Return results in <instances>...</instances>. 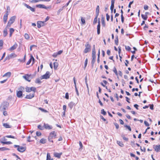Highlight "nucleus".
I'll return each instance as SVG.
<instances>
[{
    "label": "nucleus",
    "instance_id": "nucleus-10",
    "mask_svg": "<svg viewBox=\"0 0 160 160\" xmlns=\"http://www.w3.org/2000/svg\"><path fill=\"white\" fill-rule=\"evenodd\" d=\"M34 93L33 92V93H30L28 95H26L25 98L30 99L34 97Z\"/></svg>",
    "mask_w": 160,
    "mask_h": 160
},
{
    "label": "nucleus",
    "instance_id": "nucleus-9",
    "mask_svg": "<svg viewBox=\"0 0 160 160\" xmlns=\"http://www.w3.org/2000/svg\"><path fill=\"white\" fill-rule=\"evenodd\" d=\"M24 5L27 8L30 9L31 11L33 12H34L35 11L34 8H33L29 5H27L26 3H24Z\"/></svg>",
    "mask_w": 160,
    "mask_h": 160
},
{
    "label": "nucleus",
    "instance_id": "nucleus-16",
    "mask_svg": "<svg viewBox=\"0 0 160 160\" xmlns=\"http://www.w3.org/2000/svg\"><path fill=\"white\" fill-rule=\"evenodd\" d=\"M75 105V103L72 102H70L69 104H68V107H69L70 109V110H71L73 107Z\"/></svg>",
    "mask_w": 160,
    "mask_h": 160
},
{
    "label": "nucleus",
    "instance_id": "nucleus-30",
    "mask_svg": "<svg viewBox=\"0 0 160 160\" xmlns=\"http://www.w3.org/2000/svg\"><path fill=\"white\" fill-rule=\"evenodd\" d=\"M90 48H86L84 51V52L85 53H87L88 52H89V51L90 50Z\"/></svg>",
    "mask_w": 160,
    "mask_h": 160
},
{
    "label": "nucleus",
    "instance_id": "nucleus-42",
    "mask_svg": "<svg viewBox=\"0 0 160 160\" xmlns=\"http://www.w3.org/2000/svg\"><path fill=\"white\" fill-rule=\"evenodd\" d=\"M88 58H87L85 60V63H84V68H86V67L87 66V65L88 64Z\"/></svg>",
    "mask_w": 160,
    "mask_h": 160
},
{
    "label": "nucleus",
    "instance_id": "nucleus-21",
    "mask_svg": "<svg viewBox=\"0 0 160 160\" xmlns=\"http://www.w3.org/2000/svg\"><path fill=\"white\" fill-rule=\"evenodd\" d=\"M8 15L5 14L3 16V21L4 23H6L8 19Z\"/></svg>",
    "mask_w": 160,
    "mask_h": 160
},
{
    "label": "nucleus",
    "instance_id": "nucleus-39",
    "mask_svg": "<svg viewBox=\"0 0 160 160\" xmlns=\"http://www.w3.org/2000/svg\"><path fill=\"white\" fill-rule=\"evenodd\" d=\"M35 82L36 83H40L41 82L39 79L37 78L35 81Z\"/></svg>",
    "mask_w": 160,
    "mask_h": 160
},
{
    "label": "nucleus",
    "instance_id": "nucleus-44",
    "mask_svg": "<svg viewBox=\"0 0 160 160\" xmlns=\"http://www.w3.org/2000/svg\"><path fill=\"white\" fill-rule=\"evenodd\" d=\"M38 129L41 130H42L44 129V128L42 126L40 125H38Z\"/></svg>",
    "mask_w": 160,
    "mask_h": 160
},
{
    "label": "nucleus",
    "instance_id": "nucleus-26",
    "mask_svg": "<svg viewBox=\"0 0 160 160\" xmlns=\"http://www.w3.org/2000/svg\"><path fill=\"white\" fill-rule=\"evenodd\" d=\"M1 143L3 144H12V142L10 141L8 142H3L2 141H0Z\"/></svg>",
    "mask_w": 160,
    "mask_h": 160
},
{
    "label": "nucleus",
    "instance_id": "nucleus-49",
    "mask_svg": "<svg viewBox=\"0 0 160 160\" xmlns=\"http://www.w3.org/2000/svg\"><path fill=\"white\" fill-rule=\"evenodd\" d=\"M122 136L123 139L124 140H125L126 141H128V138H126L124 135H122Z\"/></svg>",
    "mask_w": 160,
    "mask_h": 160
},
{
    "label": "nucleus",
    "instance_id": "nucleus-15",
    "mask_svg": "<svg viewBox=\"0 0 160 160\" xmlns=\"http://www.w3.org/2000/svg\"><path fill=\"white\" fill-rule=\"evenodd\" d=\"M16 18V17L15 16H12L11 18L9 21L12 24L14 22Z\"/></svg>",
    "mask_w": 160,
    "mask_h": 160
},
{
    "label": "nucleus",
    "instance_id": "nucleus-51",
    "mask_svg": "<svg viewBox=\"0 0 160 160\" xmlns=\"http://www.w3.org/2000/svg\"><path fill=\"white\" fill-rule=\"evenodd\" d=\"M25 38L26 39H28L29 38V37L27 33H25L24 35Z\"/></svg>",
    "mask_w": 160,
    "mask_h": 160
},
{
    "label": "nucleus",
    "instance_id": "nucleus-36",
    "mask_svg": "<svg viewBox=\"0 0 160 160\" xmlns=\"http://www.w3.org/2000/svg\"><path fill=\"white\" fill-rule=\"evenodd\" d=\"M113 71L115 73V74L116 75H118V72H117L116 68H115V67L113 68Z\"/></svg>",
    "mask_w": 160,
    "mask_h": 160
},
{
    "label": "nucleus",
    "instance_id": "nucleus-46",
    "mask_svg": "<svg viewBox=\"0 0 160 160\" xmlns=\"http://www.w3.org/2000/svg\"><path fill=\"white\" fill-rule=\"evenodd\" d=\"M100 27H97V34L98 35H99L100 33Z\"/></svg>",
    "mask_w": 160,
    "mask_h": 160
},
{
    "label": "nucleus",
    "instance_id": "nucleus-53",
    "mask_svg": "<svg viewBox=\"0 0 160 160\" xmlns=\"http://www.w3.org/2000/svg\"><path fill=\"white\" fill-rule=\"evenodd\" d=\"M86 48H90L91 46L89 44L88 42H87L86 44L85 45Z\"/></svg>",
    "mask_w": 160,
    "mask_h": 160
},
{
    "label": "nucleus",
    "instance_id": "nucleus-1",
    "mask_svg": "<svg viewBox=\"0 0 160 160\" xmlns=\"http://www.w3.org/2000/svg\"><path fill=\"white\" fill-rule=\"evenodd\" d=\"M9 105V103L8 102L6 101L3 102L0 107V110L2 111L7 109Z\"/></svg>",
    "mask_w": 160,
    "mask_h": 160
},
{
    "label": "nucleus",
    "instance_id": "nucleus-55",
    "mask_svg": "<svg viewBox=\"0 0 160 160\" xmlns=\"http://www.w3.org/2000/svg\"><path fill=\"white\" fill-rule=\"evenodd\" d=\"M6 137L8 138H16L13 136L11 135H8L6 136Z\"/></svg>",
    "mask_w": 160,
    "mask_h": 160
},
{
    "label": "nucleus",
    "instance_id": "nucleus-61",
    "mask_svg": "<svg viewBox=\"0 0 160 160\" xmlns=\"http://www.w3.org/2000/svg\"><path fill=\"white\" fill-rule=\"evenodd\" d=\"M114 124L115 125L116 129H118L119 128V125L116 123H114Z\"/></svg>",
    "mask_w": 160,
    "mask_h": 160
},
{
    "label": "nucleus",
    "instance_id": "nucleus-13",
    "mask_svg": "<svg viewBox=\"0 0 160 160\" xmlns=\"http://www.w3.org/2000/svg\"><path fill=\"white\" fill-rule=\"evenodd\" d=\"M18 47V44L15 43L9 49V51H12L16 49Z\"/></svg>",
    "mask_w": 160,
    "mask_h": 160
},
{
    "label": "nucleus",
    "instance_id": "nucleus-8",
    "mask_svg": "<svg viewBox=\"0 0 160 160\" xmlns=\"http://www.w3.org/2000/svg\"><path fill=\"white\" fill-rule=\"evenodd\" d=\"M43 126L44 128L50 130L52 128V126L49 125L48 124L44 123Z\"/></svg>",
    "mask_w": 160,
    "mask_h": 160
},
{
    "label": "nucleus",
    "instance_id": "nucleus-33",
    "mask_svg": "<svg viewBox=\"0 0 160 160\" xmlns=\"http://www.w3.org/2000/svg\"><path fill=\"white\" fill-rule=\"evenodd\" d=\"M98 16H97V15H96L95 18H94L93 21V24H95L97 22V18Z\"/></svg>",
    "mask_w": 160,
    "mask_h": 160
},
{
    "label": "nucleus",
    "instance_id": "nucleus-34",
    "mask_svg": "<svg viewBox=\"0 0 160 160\" xmlns=\"http://www.w3.org/2000/svg\"><path fill=\"white\" fill-rule=\"evenodd\" d=\"M96 58V57L92 56V64H94V63L95 61Z\"/></svg>",
    "mask_w": 160,
    "mask_h": 160
},
{
    "label": "nucleus",
    "instance_id": "nucleus-2",
    "mask_svg": "<svg viewBox=\"0 0 160 160\" xmlns=\"http://www.w3.org/2000/svg\"><path fill=\"white\" fill-rule=\"evenodd\" d=\"M14 146L15 148H18L17 150L20 152H24L26 149L25 147L20 146L19 145H15Z\"/></svg>",
    "mask_w": 160,
    "mask_h": 160
},
{
    "label": "nucleus",
    "instance_id": "nucleus-58",
    "mask_svg": "<svg viewBox=\"0 0 160 160\" xmlns=\"http://www.w3.org/2000/svg\"><path fill=\"white\" fill-rule=\"evenodd\" d=\"M114 5H111V7H110V9L111 10V12H112L113 9V8H114Z\"/></svg>",
    "mask_w": 160,
    "mask_h": 160
},
{
    "label": "nucleus",
    "instance_id": "nucleus-48",
    "mask_svg": "<svg viewBox=\"0 0 160 160\" xmlns=\"http://www.w3.org/2000/svg\"><path fill=\"white\" fill-rule=\"evenodd\" d=\"M11 24H12L10 22H8L5 28H8L9 27H10Z\"/></svg>",
    "mask_w": 160,
    "mask_h": 160
},
{
    "label": "nucleus",
    "instance_id": "nucleus-7",
    "mask_svg": "<svg viewBox=\"0 0 160 160\" xmlns=\"http://www.w3.org/2000/svg\"><path fill=\"white\" fill-rule=\"evenodd\" d=\"M153 148L154 149L155 151L157 152H160V145H154Z\"/></svg>",
    "mask_w": 160,
    "mask_h": 160
},
{
    "label": "nucleus",
    "instance_id": "nucleus-19",
    "mask_svg": "<svg viewBox=\"0 0 160 160\" xmlns=\"http://www.w3.org/2000/svg\"><path fill=\"white\" fill-rule=\"evenodd\" d=\"M11 75V73L10 72H8L6 73H5L4 75H3L2 76L3 77H7L8 78L10 77Z\"/></svg>",
    "mask_w": 160,
    "mask_h": 160
},
{
    "label": "nucleus",
    "instance_id": "nucleus-59",
    "mask_svg": "<svg viewBox=\"0 0 160 160\" xmlns=\"http://www.w3.org/2000/svg\"><path fill=\"white\" fill-rule=\"evenodd\" d=\"M81 22H82V24H84L85 23V19L84 18H82L81 19Z\"/></svg>",
    "mask_w": 160,
    "mask_h": 160
},
{
    "label": "nucleus",
    "instance_id": "nucleus-20",
    "mask_svg": "<svg viewBox=\"0 0 160 160\" xmlns=\"http://www.w3.org/2000/svg\"><path fill=\"white\" fill-rule=\"evenodd\" d=\"M3 126L6 128H11V126L7 123H3Z\"/></svg>",
    "mask_w": 160,
    "mask_h": 160
},
{
    "label": "nucleus",
    "instance_id": "nucleus-64",
    "mask_svg": "<svg viewBox=\"0 0 160 160\" xmlns=\"http://www.w3.org/2000/svg\"><path fill=\"white\" fill-rule=\"evenodd\" d=\"M144 123L145 125L147 126H148L149 125L148 123L146 121H144Z\"/></svg>",
    "mask_w": 160,
    "mask_h": 160
},
{
    "label": "nucleus",
    "instance_id": "nucleus-35",
    "mask_svg": "<svg viewBox=\"0 0 160 160\" xmlns=\"http://www.w3.org/2000/svg\"><path fill=\"white\" fill-rule=\"evenodd\" d=\"M101 113L103 115H106V112L104 111V109H102L101 110Z\"/></svg>",
    "mask_w": 160,
    "mask_h": 160
},
{
    "label": "nucleus",
    "instance_id": "nucleus-11",
    "mask_svg": "<svg viewBox=\"0 0 160 160\" xmlns=\"http://www.w3.org/2000/svg\"><path fill=\"white\" fill-rule=\"evenodd\" d=\"M56 136V135L55 133V132L54 131H52L50 133L49 136V138H50V137L52 138H55Z\"/></svg>",
    "mask_w": 160,
    "mask_h": 160
},
{
    "label": "nucleus",
    "instance_id": "nucleus-62",
    "mask_svg": "<svg viewBox=\"0 0 160 160\" xmlns=\"http://www.w3.org/2000/svg\"><path fill=\"white\" fill-rule=\"evenodd\" d=\"M121 18L122 22V23H123L124 22V17H123V16L122 14L121 15Z\"/></svg>",
    "mask_w": 160,
    "mask_h": 160
},
{
    "label": "nucleus",
    "instance_id": "nucleus-23",
    "mask_svg": "<svg viewBox=\"0 0 160 160\" xmlns=\"http://www.w3.org/2000/svg\"><path fill=\"white\" fill-rule=\"evenodd\" d=\"M99 6H97L96 9V15H97V16L99 15Z\"/></svg>",
    "mask_w": 160,
    "mask_h": 160
},
{
    "label": "nucleus",
    "instance_id": "nucleus-14",
    "mask_svg": "<svg viewBox=\"0 0 160 160\" xmlns=\"http://www.w3.org/2000/svg\"><path fill=\"white\" fill-rule=\"evenodd\" d=\"M37 7L39 8H44L46 9H48V8L45 6L43 4H38L36 6Z\"/></svg>",
    "mask_w": 160,
    "mask_h": 160
},
{
    "label": "nucleus",
    "instance_id": "nucleus-43",
    "mask_svg": "<svg viewBox=\"0 0 160 160\" xmlns=\"http://www.w3.org/2000/svg\"><path fill=\"white\" fill-rule=\"evenodd\" d=\"M40 1V0H32L31 1H30V2L32 3H36L37 2H38Z\"/></svg>",
    "mask_w": 160,
    "mask_h": 160
},
{
    "label": "nucleus",
    "instance_id": "nucleus-60",
    "mask_svg": "<svg viewBox=\"0 0 160 160\" xmlns=\"http://www.w3.org/2000/svg\"><path fill=\"white\" fill-rule=\"evenodd\" d=\"M36 135L38 136H40L41 135V133L40 132L37 131L36 132Z\"/></svg>",
    "mask_w": 160,
    "mask_h": 160
},
{
    "label": "nucleus",
    "instance_id": "nucleus-41",
    "mask_svg": "<svg viewBox=\"0 0 160 160\" xmlns=\"http://www.w3.org/2000/svg\"><path fill=\"white\" fill-rule=\"evenodd\" d=\"M30 59H31V60H32V65L34 63L35 59L32 56V55H31Z\"/></svg>",
    "mask_w": 160,
    "mask_h": 160
},
{
    "label": "nucleus",
    "instance_id": "nucleus-6",
    "mask_svg": "<svg viewBox=\"0 0 160 160\" xmlns=\"http://www.w3.org/2000/svg\"><path fill=\"white\" fill-rule=\"evenodd\" d=\"M37 26L38 28H40L41 27L45 25V22L38 21L37 22Z\"/></svg>",
    "mask_w": 160,
    "mask_h": 160
},
{
    "label": "nucleus",
    "instance_id": "nucleus-22",
    "mask_svg": "<svg viewBox=\"0 0 160 160\" xmlns=\"http://www.w3.org/2000/svg\"><path fill=\"white\" fill-rule=\"evenodd\" d=\"M8 32L6 28H5L3 31V35L4 37H5L8 34Z\"/></svg>",
    "mask_w": 160,
    "mask_h": 160
},
{
    "label": "nucleus",
    "instance_id": "nucleus-28",
    "mask_svg": "<svg viewBox=\"0 0 160 160\" xmlns=\"http://www.w3.org/2000/svg\"><path fill=\"white\" fill-rule=\"evenodd\" d=\"M10 7L9 6H7V10H6L5 14L8 15V13L10 12Z\"/></svg>",
    "mask_w": 160,
    "mask_h": 160
},
{
    "label": "nucleus",
    "instance_id": "nucleus-57",
    "mask_svg": "<svg viewBox=\"0 0 160 160\" xmlns=\"http://www.w3.org/2000/svg\"><path fill=\"white\" fill-rule=\"evenodd\" d=\"M63 10V8H60V9H59V10L57 12V14L58 15H59L60 12L62 11Z\"/></svg>",
    "mask_w": 160,
    "mask_h": 160
},
{
    "label": "nucleus",
    "instance_id": "nucleus-52",
    "mask_svg": "<svg viewBox=\"0 0 160 160\" xmlns=\"http://www.w3.org/2000/svg\"><path fill=\"white\" fill-rule=\"evenodd\" d=\"M14 31V29L13 28H11L10 29V33H13Z\"/></svg>",
    "mask_w": 160,
    "mask_h": 160
},
{
    "label": "nucleus",
    "instance_id": "nucleus-5",
    "mask_svg": "<svg viewBox=\"0 0 160 160\" xmlns=\"http://www.w3.org/2000/svg\"><path fill=\"white\" fill-rule=\"evenodd\" d=\"M17 56V55L14 53H12L8 55L5 58L6 60H9L12 58H15Z\"/></svg>",
    "mask_w": 160,
    "mask_h": 160
},
{
    "label": "nucleus",
    "instance_id": "nucleus-54",
    "mask_svg": "<svg viewBox=\"0 0 160 160\" xmlns=\"http://www.w3.org/2000/svg\"><path fill=\"white\" fill-rule=\"evenodd\" d=\"M106 19L108 21L110 19V16L109 15L108 13L106 14Z\"/></svg>",
    "mask_w": 160,
    "mask_h": 160
},
{
    "label": "nucleus",
    "instance_id": "nucleus-45",
    "mask_svg": "<svg viewBox=\"0 0 160 160\" xmlns=\"http://www.w3.org/2000/svg\"><path fill=\"white\" fill-rule=\"evenodd\" d=\"M124 126L125 127H126L127 128H128L129 130L130 131H131V129L130 126H128L127 125H125Z\"/></svg>",
    "mask_w": 160,
    "mask_h": 160
},
{
    "label": "nucleus",
    "instance_id": "nucleus-38",
    "mask_svg": "<svg viewBox=\"0 0 160 160\" xmlns=\"http://www.w3.org/2000/svg\"><path fill=\"white\" fill-rule=\"evenodd\" d=\"M38 108L39 110H41L42 112H48V111L42 108Z\"/></svg>",
    "mask_w": 160,
    "mask_h": 160
},
{
    "label": "nucleus",
    "instance_id": "nucleus-63",
    "mask_svg": "<svg viewBox=\"0 0 160 160\" xmlns=\"http://www.w3.org/2000/svg\"><path fill=\"white\" fill-rule=\"evenodd\" d=\"M65 98L67 99H69V95L68 93V92H67L65 94Z\"/></svg>",
    "mask_w": 160,
    "mask_h": 160
},
{
    "label": "nucleus",
    "instance_id": "nucleus-12",
    "mask_svg": "<svg viewBox=\"0 0 160 160\" xmlns=\"http://www.w3.org/2000/svg\"><path fill=\"white\" fill-rule=\"evenodd\" d=\"M22 93L21 91H17V96L18 98H20L22 97Z\"/></svg>",
    "mask_w": 160,
    "mask_h": 160
},
{
    "label": "nucleus",
    "instance_id": "nucleus-4",
    "mask_svg": "<svg viewBox=\"0 0 160 160\" xmlns=\"http://www.w3.org/2000/svg\"><path fill=\"white\" fill-rule=\"evenodd\" d=\"M36 90V88L34 87H31V88H29L27 87L26 88V91L27 92H30L31 91H33L34 93Z\"/></svg>",
    "mask_w": 160,
    "mask_h": 160
},
{
    "label": "nucleus",
    "instance_id": "nucleus-17",
    "mask_svg": "<svg viewBox=\"0 0 160 160\" xmlns=\"http://www.w3.org/2000/svg\"><path fill=\"white\" fill-rule=\"evenodd\" d=\"M23 77L28 82H30L31 81V80L30 79L29 76H28V74H27L26 75L23 76Z\"/></svg>",
    "mask_w": 160,
    "mask_h": 160
},
{
    "label": "nucleus",
    "instance_id": "nucleus-50",
    "mask_svg": "<svg viewBox=\"0 0 160 160\" xmlns=\"http://www.w3.org/2000/svg\"><path fill=\"white\" fill-rule=\"evenodd\" d=\"M79 145L80 147V148H79V150H81L82 149V144L81 142V141H79Z\"/></svg>",
    "mask_w": 160,
    "mask_h": 160
},
{
    "label": "nucleus",
    "instance_id": "nucleus-3",
    "mask_svg": "<svg viewBox=\"0 0 160 160\" xmlns=\"http://www.w3.org/2000/svg\"><path fill=\"white\" fill-rule=\"evenodd\" d=\"M50 76V72L49 71H47L46 72L45 74L42 76L40 77V78L41 79H47L49 78Z\"/></svg>",
    "mask_w": 160,
    "mask_h": 160
},
{
    "label": "nucleus",
    "instance_id": "nucleus-37",
    "mask_svg": "<svg viewBox=\"0 0 160 160\" xmlns=\"http://www.w3.org/2000/svg\"><path fill=\"white\" fill-rule=\"evenodd\" d=\"M102 24L103 26L105 27V23L104 18H102Z\"/></svg>",
    "mask_w": 160,
    "mask_h": 160
},
{
    "label": "nucleus",
    "instance_id": "nucleus-18",
    "mask_svg": "<svg viewBox=\"0 0 160 160\" xmlns=\"http://www.w3.org/2000/svg\"><path fill=\"white\" fill-rule=\"evenodd\" d=\"M62 152H61V153H59L56 152V153H54V156L58 158H60L61 156L62 155Z\"/></svg>",
    "mask_w": 160,
    "mask_h": 160
},
{
    "label": "nucleus",
    "instance_id": "nucleus-25",
    "mask_svg": "<svg viewBox=\"0 0 160 160\" xmlns=\"http://www.w3.org/2000/svg\"><path fill=\"white\" fill-rule=\"evenodd\" d=\"M54 65V68L55 69H56L58 67V63L57 62H55L53 63Z\"/></svg>",
    "mask_w": 160,
    "mask_h": 160
},
{
    "label": "nucleus",
    "instance_id": "nucleus-29",
    "mask_svg": "<svg viewBox=\"0 0 160 160\" xmlns=\"http://www.w3.org/2000/svg\"><path fill=\"white\" fill-rule=\"evenodd\" d=\"M117 143L118 145L121 147H123L124 146V144L122 142H120L119 141H117Z\"/></svg>",
    "mask_w": 160,
    "mask_h": 160
},
{
    "label": "nucleus",
    "instance_id": "nucleus-32",
    "mask_svg": "<svg viewBox=\"0 0 160 160\" xmlns=\"http://www.w3.org/2000/svg\"><path fill=\"white\" fill-rule=\"evenodd\" d=\"M9 149L5 147H2L0 148V151H3L6 150H9Z\"/></svg>",
    "mask_w": 160,
    "mask_h": 160
},
{
    "label": "nucleus",
    "instance_id": "nucleus-31",
    "mask_svg": "<svg viewBox=\"0 0 160 160\" xmlns=\"http://www.w3.org/2000/svg\"><path fill=\"white\" fill-rule=\"evenodd\" d=\"M141 16L142 18L144 20H146L147 19L148 17L147 15H144L143 14H142Z\"/></svg>",
    "mask_w": 160,
    "mask_h": 160
},
{
    "label": "nucleus",
    "instance_id": "nucleus-47",
    "mask_svg": "<svg viewBox=\"0 0 160 160\" xmlns=\"http://www.w3.org/2000/svg\"><path fill=\"white\" fill-rule=\"evenodd\" d=\"M125 49L129 51L131 50V48L129 46H125Z\"/></svg>",
    "mask_w": 160,
    "mask_h": 160
},
{
    "label": "nucleus",
    "instance_id": "nucleus-24",
    "mask_svg": "<svg viewBox=\"0 0 160 160\" xmlns=\"http://www.w3.org/2000/svg\"><path fill=\"white\" fill-rule=\"evenodd\" d=\"M46 160H53L52 158H51V157L49 153H48L47 154Z\"/></svg>",
    "mask_w": 160,
    "mask_h": 160
},
{
    "label": "nucleus",
    "instance_id": "nucleus-56",
    "mask_svg": "<svg viewBox=\"0 0 160 160\" xmlns=\"http://www.w3.org/2000/svg\"><path fill=\"white\" fill-rule=\"evenodd\" d=\"M3 111V115L4 116H7L8 115V113L6 111H5V110H4V111Z\"/></svg>",
    "mask_w": 160,
    "mask_h": 160
},
{
    "label": "nucleus",
    "instance_id": "nucleus-27",
    "mask_svg": "<svg viewBox=\"0 0 160 160\" xmlns=\"http://www.w3.org/2000/svg\"><path fill=\"white\" fill-rule=\"evenodd\" d=\"M46 140L45 139H44V138L41 139L40 141V143H42V144H44V143H46Z\"/></svg>",
    "mask_w": 160,
    "mask_h": 160
},
{
    "label": "nucleus",
    "instance_id": "nucleus-40",
    "mask_svg": "<svg viewBox=\"0 0 160 160\" xmlns=\"http://www.w3.org/2000/svg\"><path fill=\"white\" fill-rule=\"evenodd\" d=\"M115 44L117 45L118 44V37L117 36V37H116V38L115 40Z\"/></svg>",
    "mask_w": 160,
    "mask_h": 160
}]
</instances>
